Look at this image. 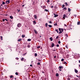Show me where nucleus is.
Instances as JSON below:
<instances>
[{
  "instance_id": "obj_30",
  "label": "nucleus",
  "mask_w": 80,
  "mask_h": 80,
  "mask_svg": "<svg viewBox=\"0 0 80 80\" xmlns=\"http://www.w3.org/2000/svg\"><path fill=\"white\" fill-rule=\"evenodd\" d=\"M15 74L16 75H18V72H16L15 73Z\"/></svg>"
},
{
  "instance_id": "obj_9",
  "label": "nucleus",
  "mask_w": 80,
  "mask_h": 80,
  "mask_svg": "<svg viewBox=\"0 0 80 80\" xmlns=\"http://www.w3.org/2000/svg\"><path fill=\"white\" fill-rule=\"evenodd\" d=\"M45 25L46 27H48V23H46L45 24Z\"/></svg>"
},
{
  "instance_id": "obj_21",
  "label": "nucleus",
  "mask_w": 80,
  "mask_h": 80,
  "mask_svg": "<svg viewBox=\"0 0 80 80\" xmlns=\"http://www.w3.org/2000/svg\"><path fill=\"white\" fill-rule=\"evenodd\" d=\"M63 9L65 10H67V8H66V7L64 8Z\"/></svg>"
},
{
  "instance_id": "obj_36",
  "label": "nucleus",
  "mask_w": 80,
  "mask_h": 80,
  "mask_svg": "<svg viewBox=\"0 0 80 80\" xmlns=\"http://www.w3.org/2000/svg\"><path fill=\"white\" fill-rule=\"evenodd\" d=\"M62 33V32L60 31V32H59V34H60V33Z\"/></svg>"
},
{
  "instance_id": "obj_5",
  "label": "nucleus",
  "mask_w": 80,
  "mask_h": 80,
  "mask_svg": "<svg viewBox=\"0 0 80 80\" xmlns=\"http://www.w3.org/2000/svg\"><path fill=\"white\" fill-rule=\"evenodd\" d=\"M34 31L35 33H36V34H37V33H38V32L37 31V30H34Z\"/></svg>"
},
{
  "instance_id": "obj_45",
  "label": "nucleus",
  "mask_w": 80,
  "mask_h": 80,
  "mask_svg": "<svg viewBox=\"0 0 80 80\" xmlns=\"http://www.w3.org/2000/svg\"><path fill=\"white\" fill-rule=\"evenodd\" d=\"M28 48H30V45H28V46H27Z\"/></svg>"
},
{
  "instance_id": "obj_53",
  "label": "nucleus",
  "mask_w": 80,
  "mask_h": 80,
  "mask_svg": "<svg viewBox=\"0 0 80 80\" xmlns=\"http://www.w3.org/2000/svg\"><path fill=\"white\" fill-rule=\"evenodd\" d=\"M65 7V5H62V8H63V7Z\"/></svg>"
},
{
  "instance_id": "obj_39",
  "label": "nucleus",
  "mask_w": 80,
  "mask_h": 80,
  "mask_svg": "<svg viewBox=\"0 0 80 80\" xmlns=\"http://www.w3.org/2000/svg\"><path fill=\"white\" fill-rule=\"evenodd\" d=\"M65 5H68V3H67V2H66L65 3Z\"/></svg>"
},
{
  "instance_id": "obj_12",
  "label": "nucleus",
  "mask_w": 80,
  "mask_h": 80,
  "mask_svg": "<svg viewBox=\"0 0 80 80\" xmlns=\"http://www.w3.org/2000/svg\"><path fill=\"white\" fill-rule=\"evenodd\" d=\"M80 22H77V25H80Z\"/></svg>"
},
{
  "instance_id": "obj_47",
  "label": "nucleus",
  "mask_w": 80,
  "mask_h": 80,
  "mask_svg": "<svg viewBox=\"0 0 80 80\" xmlns=\"http://www.w3.org/2000/svg\"><path fill=\"white\" fill-rule=\"evenodd\" d=\"M57 47H59V44L57 45Z\"/></svg>"
},
{
  "instance_id": "obj_48",
  "label": "nucleus",
  "mask_w": 80,
  "mask_h": 80,
  "mask_svg": "<svg viewBox=\"0 0 80 80\" xmlns=\"http://www.w3.org/2000/svg\"><path fill=\"white\" fill-rule=\"evenodd\" d=\"M2 21L3 22H5V19H2Z\"/></svg>"
},
{
  "instance_id": "obj_41",
  "label": "nucleus",
  "mask_w": 80,
  "mask_h": 80,
  "mask_svg": "<svg viewBox=\"0 0 80 80\" xmlns=\"http://www.w3.org/2000/svg\"><path fill=\"white\" fill-rule=\"evenodd\" d=\"M47 2H48V3H49V2H50V0H48L47 1Z\"/></svg>"
},
{
  "instance_id": "obj_18",
  "label": "nucleus",
  "mask_w": 80,
  "mask_h": 80,
  "mask_svg": "<svg viewBox=\"0 0 80 80\" xmlns=\"http://www.w3.org/2000/svg\"><path fill=\"white\" fill-rule=\"evenodd\" d=\"M44 10H45V12H49L48 11V10H47V9H45Z\"/></svg>"
},
{
  "instance_id": "obj_50",
  "label": "nucleus",
  "mask_w": 80,
  "mask_h": 80,
  "mask_svg": "<svg viewBox=\"0 0 80 80\" xmlns=\"http://www.w3.org/2000/svg\"><path fill=\"white\" fill-rule=\"evenodd\" d=\"M68 80H70V79L69 78H68Z\"/></svg>"
},
{
  "instance_id": "obj_42",
  "label": "nucleus",
  "mask_w": 80,
  "mask_h": 80,
  "mask_svg": "<svg viewBox=\"0 0 80 80\" xmlns=\"http://www.w3.org/2000/svg\"><path fill=\"white\" fill-rule=\"evenodd\" d=\"M51 8H53V6H52L51 7Z\"/></svg>"
},
{
  "instance_id": "obj_55",
  "label": "nucleus",
  "mask_w": 80,
  "mask_h": 80,
  "mask_svg": "<svg viewBox=\"0 0 80 80\" xmlns=\"http://www.w3.org/2000/svg\"><path fill=\"white\" fill-rule=\"evenodd\" d=\"M74 17H77V15H74Z\"/></svg>"
},
{
  "instance_id": "obj_38",
  "label": "nucleus",
  "mask_w": 80,
  "mask_h": 80,
  "mask_svg": "<svg viewBox=\"0 0 80 80\" xmlns=\"http://www.w3.org/2000/svg\"><path fill=\"white\" fill-rule=\"evenodd\" d=\"M13 77V75H11L10 76V77L11 78H12V77Z\"/></svg>"
},
{
  "instance_id": "obj_46",
  "label": "nucleus",
  "mask_w": 80,
  "mask_h": 80,
  "mask_svg": "<svg viewBox=\"0 0 80 80\" xmlns=\"http://www.w3.org/2000/svg\"><path fill=\"white\" fill-rule=\"evenodd\" d=\"M67 63L66 62H64V64H67Z\"/></svg>"
},
{
  "instance_id": "obj_63",
  "label": "nucleus",
  "mask_w": 80,
  "mask_h": 80,
  "mask_svg": "<svg viewBox=\"0 0 80 80\" xmlns=\"http://www.w3.org/2000/svg\"><path fill=\"white\" fill-rule=\"evenodd\" d=\"M24 6H25V5H22V7H24Z\"/></svg>"
},
{
  "instance_id": "obj_34",
  "label": "nucleus",
  "mask_w": 80,
  "mask_h": 80,
  "mask_svg": "<svg viewBox=\"0 0 80 80\" xmlns=\"http://www.w3.org/2000/svg\"><path fill=\"white\" fill-rule=\"evenodd\" d=\"M56 32H57V33H58V29H56L55 30Z\"/></svg>"
},
{
  "instance_id": "obj_57",
  "label": "nucleus",
  "mask_w": 80,
  "mask_h": 80,
  "mask_svg": "<svg viewBox=\"0 0 80 80\" xmlns=\"http://www.w3.org/2000/svg\"><path fill=\"white\" fill-rule=\"evenodd\" d=\"M42 73H45V72H44V71H42Z\"/></svg>"
},
{
  "instance_id": "obj_6",
  "label": "nucleus",
  "mask_w": 80,
  "mask_h": 80,
  "mask_svg": "<svg viewBox=\"0 0 80 80\" xmlns=\"http://www.w3.org/2000/svg\"><path fill=\"white\" fill-rule=\"evenodd\" d=\"M54 17H58V14H54Z\"/></svg>"
},
{
  "instance_id": "obj_23",
  "label": "nucleus",
  "mask_w": 80,
  "mask_h": 80,
  "mask_svg": "<svg viewBox=\"0 0 80 80\" xmlns=\"http://www.w3.org/2000/svg\"><path fill=\"white\" fill-rule=\"evenodd\" d=\"M28 42H29L30 41H31V39H28Z\"/></svg>"
},
{
  "instance_id": "obj_31",
  "label": "nucleus",
  "mask_w": 80,
  "mask_h": 80,
  "mask_svg": "<svg viewBox=\"0 0 80 80\" xmlns=\"http://www.w3.org/2000/svg\"><path fill=\"white\" fill-rule=\"evenodd\" d=\"M61 43V42H60V41H58V43H59V44H60Z\"/></svg>"
},
{
  "instance_id": "obj_58",
  "label": "nucleus",
  "mask_w": 80,
  "mask_h": 80,
  "mask_svg": "<svg viewBox=\"0 0 80 80\" xmlns=\"http://www.w3.org/2000/svg\"><path fill=\"white\" fill-rule=\"evenodd\" d=\"M59 71H62V69H59Z\"/></svg>"
},
{
  "instance_id": "obj_19",
  "label": "nucleus",
  "mask_w": 80,
  "mask_h": 80,
  "mask_svg": "<svg viewBox=\"0 0 80 80\" xmlns=\"http://www.w3.org/2000/svg\"><path fill=\"white\" fill-rule=\"evenodd\" d=\"M38 65H40V62H38L37 63Z\"/></svg>"
},
{
  "instance_id": "obj_32",
  "label": "nucleus",
  "mask_w": 80,
  "mask_h": 80,
  "mask_svg": "<svg viewBox=\"0 0 80 80\" xmlns=\"http://www.w3.org/2000/svg\"><path fill=\"white\" fill-rule=\"evenodd\" d=\"M54 26H57V23H56L54 24Z\"/></svg>"
},
{
  "instance_id": "obj_24",
  "label": "nucleus",
  "mask_w": 80,
  "mask_h": 80,
  "mask_svg": "<svg viewBox=\"0 0 80 80\" xmlns=\"http://www.w3.org/2000/svg\"><path fill=\"white\" fill-rule=\"evenodd\" d=\"M50 40H51V41H52L53 40V39L52 38H50Z\"/></svg>"
},
{
  "instance_id": "obj_43",
  "label": "nucleus",
  "mask_w": 80,
  "mask_h": 80,
  "mask_svg": "<svg viewBox=\"0 0 80 80\" xmlns=\"http://www.w3.org/2000/svg\"><path fill=\"white\" fill-rule=\"evenodd\" d=\"M40 48V46H39L37 47V48Z\"/></svg>"
},
{
  "instance_id": "obj_8",
  "label": "nucleus",
  "mask_w": 80,
  "mask_h": 80,
  "mask_svg": "<svg viewBox=\"0 0 80 80\" xmlns=\"http://www.w3.org/2000/svg\"><path fill=\"white\" fill-rule=\"evenodd\" d=\"M55 45V44H54V43H52V46L51 47H54V46Z\"/></svg>"
},
{
  "instance_id": "obj_11",
  "label": "nucleus",
  "mask_w": 80,
  "mask_h": 80,
  "mask_svg": "<svg viewBox=\"0 0 80 80\" xmlns=\"http://www.w3.org/2000/svg\"><path fill=\"white\" fill-rule=\"evenodd\" d=\"M59 68H60V69H61V68H63V67L61 66H59Z\"/></svg>"
},
{
  "instance_id": "obj_4",
  "label": "nucleus",
  "mask_w": 80,
  "mask_h": 80,
  "mask_svg": "<svg viewBox=\"0 0 80 80\" xmlns=\"http://www.w3.org/2000/svg\"><path fill=\"white\" fill-rule=\"evenodd\" d=\"M34 17L35 19H37V15H34Z\"/></svg>"
},
{
  "instance_id": "obj_1",
  "label": "nucleus",
  "mask_w": 80,
  "mask_h": 80,
  "mask_svg": "<svg viewBox=\"0 0 80 80\" xmlns=\"http://www.w3.org/2000/svg\"><path fill=\"white\" fill-rule=\"evenodd\" d=\"M22 26V25H21V24L20 23H19L17 25L18 27L20 28Z\"/></svg>"
},
{
  "instance_id": "obj_52",
  "label": "nucleus",
  "mask_w": 80,
  "mask_h": 80,
  "mask_svg": "<svg viewBox=\"0 0 80 80\" xmlns=\"http://www.w3.org/2000/svg\"><path fill=\"white\" fill-rule=\"evenodd\" d=\"M49 23H52V21H49Z\"/></svg>"
},
{
  "instance_id": "obj_26",
  "label": "nucleus",
  "mask_w": 80,
  "mask_h": 80,
  "mask_svg": "<svg viewBox=\"0 0 80 80\" xmlns=\"http://www.w3.org/2000/svg\"><path fill=\"white\" fill-rule=\"evenodd\" d=\"M58 37H58V36H57L56 37V40H57V39H58Z\"/></svg>"
},
{
  "instance_id": "obj_20",
  "label": "nucleus",
  "mask_w": 80,
  "mask_h": 80,
  "mask_svg": "<svg viewBox=\"0 0 80 80\" xmlns=\"http://www.w3.org/2000/svg\"><path fill=\"white\" fill-rule=\"evenodd\" d=\"M56 77H58V73H57L56 75Z\"/></svg>"
},
{
  "instance_id": "obj_62",
  "label": "nucleus",
  "mask_w": 80,
  "mask_h": 80,
  "mask_svg": "<svg viewBox=\"0 0 80 80\" xmlns=\"http://www.w3.org/2000/svg\"><path fill=\"white\" fill-rule=\"evenodd\" d=\"M79 62L80 63V60L79 61Z\"/></svg>"
},
{
  "instance_id": "obj_56",
  "label": "nucleus",
  "mask_w": 80,
  "mask_h": 80,
  "mask_svg": "<svg viewBox=\"0 0 80 80\" xmlns=\"http://www.w3.org/2000/svg\"><path fill=\"white\" fill-rule=\"evenodd\" d=\"M63 19H65V17H64V16H63Z\"/></svg>"
},
{
  "instance_id": "obj_33",
  "label": "nucleus",
  "mask_w": 80,
  "mask_h": 80,
  "mask_svg": "<svg viewBox=\"0 0 80 80\" xmlns=\"http://www.w3.org/2000/svg\"><path fill=\"white\" fill-rule=\"evenodd\" d=\"M35 57H37V54L35 53Z\"/></svg>"
},
{
  "instance_id": "obj_37",
  "label": "nucleus",
  "mask_w": 80,
  "mask_h": 80,
  "mask_svg": "<svg viewBox=\"0 0 80 80\" xmlns=\"http://www.w3.org/2000/svg\"><path fill=\"white\" fill-rule=\"evenodd\" d=\"M64 61V59H63V58L62 59L61 61H62V62H63Z\"/></svg>"
},
{
  "instance_id": "obj_15",
  "label": "nucleus",
  "mask_w": 80,
  "mask_h": 80,
  "mask_svg": "<svg viewBox=\"0 0 80 80\" xmlns=\"http://www.w3.org/2000/svg\"><path fill=\"white\" fill-rule=\"evenodd\" d=\"M65 36H66V38H68V34H65Z\"/></svg>"
},
{
  "instance_id": "obj_14",
  "label": "nucleus",
  "mask_w": 80,
  "mask_h": 80,
  "mask_svg": "<svg viewBox=\"0 0 80 80\" xmlns=\"http://www.w3.org/2000/svg\"><path fill=\"white\" fill-rule=\"evenodd\" d=\"M10 18H11V19H13V17H12V16H10Z\"/></svg>"
},
{
  "instance_id": "obj_29",
  "label": "nucleus",
  "mask_w": 80,
  "mask_h": 80,
  "mask_svg": "<svg viewBox=\"0 0 80 80\" xmlns=\"http://www.w3.org/2000/svg\"><path fill=\"white\" fill-rule=\"evenodd\" d=\"M25 37V35H22V38H24V37Z\"/></svg>"
},
{
  "instance_id": "obj_10",
  "label": "nucleus",
  "mask_w": 80,
  "mask_h": 80,
  "mask_svg": "<svg viewBox=\"0 0 80 80\" xmlns=\"http://www.w3.org/2000/svg\"><path fill=\"white\" fill-rule=\"evenodd\" d=\"M75 72L76 73H78V71L76 69H74Z\"/></svg>"
},
{
  "instance_id": "obj_3",
  "label": "nucleus",
  "mask_w": 80,
  "mask_h": 80,
  "mask_svg": "<svg viewBox=\"0 0 80 80\" xmlns=\"http://www.w3.org/2000/svg\"><path fill=\"white\" fill-rule=\"evenodd\" d=\"M60 32H63V29L59 28Z\"/></svg>"
},
{
  "instance_id": "obj_51",
  "label": "nucleus",
  "mask_w": 80,
  "mask_h": 80,
  "mask_svg": "<svg viewBox=\"0 0 80 80\" xmlns=\"http://www.w3.org/2000/svg\"><path fill=\"white\" fill-rule=\"evenodd\" d=\"M38 62H40V61H41V60H40V59H38Z\"/></svg>"
},
{
  "instance_id": "obj_28",
  "label": "nucleus",
  "mask_w": 80,
  "mask_h": 80,
  "mask_svg": "<svg viewBox=\"0 0 80 80\" xmlns=\"http://www.w3.org/2000/svg\"><path fill=\"white\" fill-rule=\"evenodd\" d=\"M26 54H27V52H26L25 53L23 54L22 55H23V56H25V55H26Z\"/></svg>"
},
{
  "instance_id": "obj_49",
  "label": "nucleus",
  "mask_w": 80,
  "mask_h": 80,
  "mask_svg": "<svg viewBox=\"0 0 80 80\" xmlns=\"http://www.w3.org/2000/svg\"><path fill=\"white\" fill-rule=\"evenodd\" d=\"M64 25L65 27H67V25H66V24H64Z\"/></svg>"
},
{
  "instance_id": "obj_61",
  "label": "nucleus",
  "mask_w": 80,
  "mask_h": 80,
  "mask_svg": "<svg viewBox=\"0 0 80 80\" xmlns=\"http://www.w3.org/2000/svg\"><path fill=\"white\" fill-rule=\"evenodd\" d=\"M33 61H32L31 62V63H33Z\"/></svg>"
},
{
  "instance_id": "obj_22",
  "label": "nucleus",
  "mask_w": 80,
  "mask_h": 80,
  "mask_svg": "<svg viewBox=\"0 0 80 80\" xmlns=\"http://www.w3.org/2000/svg\"><path fill=\"white\" fill-rule=\"evenodd\" d=\"M24 59V58H22L21 59V61H23V59Z\"/></svg>"
},
{
  "instance_id": "obj_35",
  "label": "nucleus",
  "mask_w": 80,
  "mask_h": 80,
  "mask_svg": "<svg viewBox=\"0 0 80 80\" xmlns=\"http://www.w3.org/2000/svg\"><path fill=\"white\" fill-rule=\"evenodd\" d=\"M17 10L18 11V12H20V10H18L17 9Z\"/></svg>"
},
{
  "instance_id": "obj_64",
  "label": "nucleus",
  "mask_w": 80,
  "mask_h": 80,
  "mask_svg": "<svg viewBox=\"0 0 80 80\" xmlns=\"http://www.w3.org/2000/svg\"><path fill=\"white\" fill-rule=\"evenodd\" d=\"M34 23H35V21H33Z\"/></svg>"
},
{
  "instance_id": "obj_60",
  "label": "nucleus",
  "mask_w": 80,
  "mask_h": 80,
  "mask_svg": "<svg viewBox=\"0 0 80 80\" xmlns=\"http://www.w3.org/2000/svg\"><path fill=\"white\" fill-rule=\"evenodd\" d=\"M54 57V58H56V56H55Z\"/></svg>"
},
{
  "instance_id": "obj_40",
  "label": "nucleus",
  "mask_w": 80,
  "mask_h": 80,
  "mask_svg": "<svg viewBox=\"0 0 80 80\" xmlns=\"http://www.w3.org/2000/svg\"><path fill=\"white\" fill-rule=\"evenodd\" d=\"M63 17H66V15H65V14H64L63 15Z\"/></svg>"
},
{
  "instance_id": "obj_2",
  "label": "nucleus",
  "mask_w": 80,
  "mask_h": 80,
  "mask_svg": "<svg viewBox=\"0 0 80 80\" xmlns=\"http://www.w3.org/2000/svg\"><path fill=\"white\" fill-rule=\"evenodd\" d=\"M10 3V0H7L6 1V3H7V4H8Z\"/></svg>"
},
{
  "instance_id": "obj_16",
  "label": "nucleus",
  "mask_w": 80,
  "mask_h": 80,
  "mask_svg": "<svg viewBox=\"0 0 80 80\" xmlns=\"http://www.w3.org/2000/svg\"><path fill=\"white\" fill-rule=\"evenodd\" d=\"M21 40H22V39H19L18 41V42H20V41H21Z\"/></svg>"
},
{
  "instance_id": "obj_44",
  "label": "nucleus",
  "mask_w": 80,
  "mask_h": 80,
  "mask_svg": "<svg viewBox=\"0 0 80 80\" xmlns=\"http://www.w3.org/2000/svg\"><path fill=\"white\" fill-rule=\"evenodd\" d=\"M18 59H19V58H16V60H18Z\"/></svg>"
},
{
  "instance_id": "obj_17",
  "label": "nucleus",
  "mask_w": 80,
  "mask_h": 80,
  "mask_svg": "<svg viewBox=\"0 0 80 80\" xmlns=\"http://www.w3.org/2000/svg\"><path fill=\"white\" fill-rule=\"evenodd\" d=\"M0 37H1V40H3V37L1 36Z\"/></svg>"
},
{
  "instance_id": "obj_25",
  "label": "nucleus",
  "mask_w": 80,
  "mask_h": 80,
  "mask_svg": "<svg viewBox=\"0 0 80 80\" xmlns=\"http://www.w3.org/2000/svg\"><path fill=\"white\" fill-rule=\"evenodd\" d=\"M48 26L49 27H50V28L52 27V25H48Z\"/></svg>"
},
{
  "instance_id": "obj_54",
  "label": "nucleus",
  "mask_w": 80,
  "mask_h": 80,
  "mask_svg": "<svg viewBox=\"0 0 80 80\" xmlns=\"http://www.w3.org/2000/svg\"><path fill=\"white\" fill-rule=\"evenodd\" d=\"M5 20H6V21H8V20L6 19H5Z\"/></svg>"
},
{
  "instance_id": "obj_7",
  "label": "nucleus",
  "mask_w": 80,
  "mask_h": 80,
  "mask_svg": "<svg viewBox=\"0 0 80 80\" xmlns=\"http://www.w3.org/2000/svg\"><path fill=\"white\" fill-rule=\"evenodd\" d=\"M42 8L43 9H44V8H46V6H42Z\"/></svg>"
},
{
  "instance_id": "obj_27",
  "label": "nucleus",
  "mask_w": 80,
  "mask_h": 80,
  "mask_svg": "<svg viewBox=\"0 0 80 80\" xmlns=\"http://www.w3.org/2000/svg\"><path fill=\"white\" fill-rule=\"evenodd\" d=\"M2 4H3V5H5V2H2Z\"/></svg>"
},
{
  "instance_id": "obj_59",
  "label": "nucleus",
  "mask_w": 80,
  "mask_h": 80,
  "mask_svg": "<svg viewBox=\"0 0 80 80\" xmlns=\"http://www.w3.org/2000/svg\"><path fill=\"white\" fill-rule=\"evenodd\" d=\"M32 64H30V67H32Z\"/></svg>"
},
{
  "instance_id": "obj_13",
  "label": "nucleus",
  "mask_w": 80,
  "mask_h": 80,
  "mask_svg": "<svg viewBox=\"0 0 80 80\" xmlns=\"http://www.w3.org/2000/svg\"><path fill=\"white\" fill-rule=\"evenodd\" d=\"M71 10V9L70 8H68V12H70Z\"/></svg>"
}]
</instances>
